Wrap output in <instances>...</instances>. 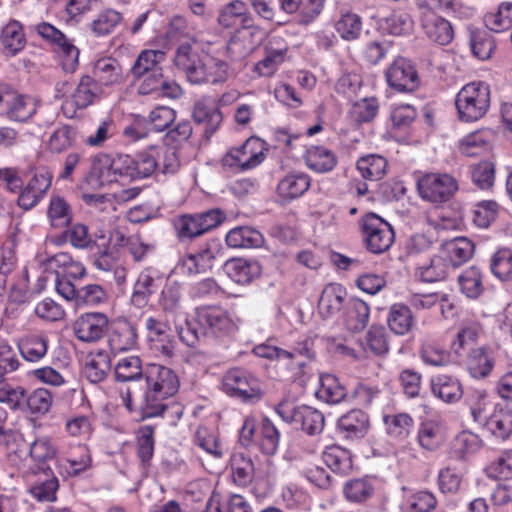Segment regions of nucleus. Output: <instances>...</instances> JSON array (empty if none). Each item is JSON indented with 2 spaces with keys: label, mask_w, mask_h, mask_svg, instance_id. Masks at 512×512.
<instances>
[{
  "label": "nucleus",
  "mask_w": 512,
  "mask_h": 512,
  "mask_svg": "<svg viewBox=\"0 0 512 512\" xmlns=\"http://www.w3.org/2000/svg\"><path fill=\"white\" fill-rule=\"evenodd\" d=\"M233 322L227 312L219 307L197 308L195 317L186 319L184 326H178L181 341L188 347H195L202 337L220 338L233 330Z\"/></svg>",
  "instance_id": "f257e3e1"
},
{
  "label": "nucleus",
  "mask_w": 512,
  "mask_h": 512,
  "mask_svg": "<svg viewBox=\"0 0 512 512\" xmlns=\"http://www.w3.org/2000/svg\"><path fill=\"white\" fill-rule=\"evenodd\" d=\"M491 102L490 86L483 81L464 85L455 97L458 118L465 123L476 122L489 110Z\"/></svg>",
  "instance_id": "f03ea898"
},
{
  "label": "nucleus",
  "mask_w": 512,
  "mask_h": 512,
  "mask_svg": "<svg viewBox=\"0 0 512 512\" xmlns=\"http://www.w3.org/2000/svg\"><path fill=\"white\" fill-rule=\"evenodd\" d=\"M275 411L284 422L309 436L319 435L324 429L323 413L311 406H297L288 400H282L275 406Z\"/></svg>",
  "instance_id": "7ed1b4c3"
},
{
  "label": "nucleus",
  "mask_w": 512,
  "mask_h": 512,
  "mask_svg": "<svg viewBox=\"0 0 512 512\" xmlns=\"http://www.w3.org/2000/svg\"><path fill=\"white\" fill-rule=\"evenodd\" d=\"M37 34L61 57V65L65 72H74L79 64V49L61 30L48 22L35 26Z\"/></svg>",
  "instance_id": "20e7f679"
},
{
  "label": "nucleus",
  "mask_w": 512,
  "mask_h": 512,
  "mask_svg": "<svg viewBox=\"0 0 512 512\" xmlns=\"http://www.w3.org/2000/svg\"><path fill=\"white\" fill-rule=\"evenodd\" d=\"M360 227L364 245L373 254L387 251L394 242L395 233L392 226L375 213L363 216Z\"/></svg>",
  "instance_id": "39448f33"
},
{
  "label": "nucleus",
  "mask_w": 512,
  "mask_h": 512,
  "mask_svg": "<svg viewBox=\"0 0 512 512\" xmlns=\"http://www.w3.org/2000/svg\"><path fill=\"white\" fill-rule=\"evenodd\" d=\"M419 196L430 203L448 202L459 190L456 178L448 173H426L416 183Z\"/></svg>",
  "instance_id": "423d86ee"
},
{
  "label": "nucleus",
  "mask_w": 512,
  "mask_h": 512,
  "mask_svg": "<svg viewBox=\"0 0 512 512\" xmlns=\"http://www.w3.org/2000/svg\"><path fill=\"white\" fill-rule=\"evenodd\" d=\"M264 143L257 137L248 138L242 145L232 147L223 156V167L236 172L254 169L265 159Z\"/></svg>",
  "instance_id": "0eeeda50"
},
{
  "label": "nucleus",
  "mask_w": 512,
  "mask_h": 512,
  "mask_svg": "<svg viewBox=\"0 0 512 512\" xmlns=\"http://www.w3.org/2000/svg\"><path fill=\"white\" fill-rule=\"evenodd\" d=\"M388 86L401 93H411L420 86V78L414 63L405 58L397 57L385 70Z\"/></svg>",
  "instance_id": "6e6552de"
},
{
  "label": "nucleus",
  "mask_w": 512,
  "mask_h": 512,
  "mask_svg": "<svg viewBox=\"0 0 512 512\" xmlns=\"http://www.w3.org/2000/svg\"><path fill=\"white\" fill-rule=\"evenodd\" d=\"M224 96L217 100L211 96H204L194 103L192 110V119L197 125L203 126V134L206 139L219 129L223 114L220 110V102Z\"/></svg>",
  "instance_id": "1a4fd4ad"
},
{
  "label": "nucleus",
  "mask_w": 512,
  "mask_h": 512,
  "mask_svg": "<svg viewBox=\"0 0 512 512\" xmlns=\"http://www.w3.org/2000/svg\"><path fill=\"white\" fill-rule=\"evenodd\" d=\"M137 88L140 95L155 94L158 97L178 99L182 96L181 86L169 77L164 76L162 69H156L143 75Z\"/></svg>",
  "instance_id": "9d476101"
},
{
  "label": "nucleus",
  "mask_w": 512,
  "mask_h": 512,
  "mask_svg": "<svg viewBox=\"0 0 512 512\" xmlns=\"http://www.w3.org/2000/svg\"><path fill=\"white\" fill-rule=\"evenodd\" d=\"M109 318L105 313L89 312L81 314L73 324L78 340L85 343L99 341L108 331Z\"/></svg>",
  "instance_id": "9b49d317"
},
{
  "label": "nucleus",
  "mask_w": 512,
  "mask_h": 512,
  "mask_svg": "<svg viewBox=\"0 0 512 512\" xmlns=\"http://www.w3.org/2000/svg\"><path fill=\"white\" fill-rule=\"evenodd\" d=\"M138 333L134 323L126 318H119L112 322L108 336V346L113 354L134 349L137 345Z\"/></svg>",
  "instance_id": "f8f14e48"
},
{
  "label": "nucleus",
  "mask_w": 512,
  "mask_h": 512,
  "mask_svg": "<svg viewBox=\"0 0 512 512\" xmlns=\"http://www.w3.org/2000/svg\"><path fill=\"white\" fill-rule=\"evenodd\" d=\"M88 75L102 90L104 87L121 85L125 81L122 66L113 57H103L93 62Z\"/></svg>",
  "instance_id": "ddd939ff"
},
{
  "label": "nucleus",
  "mask_w": 512,
  "mask_h": 512,
  "mask_svg": "<svg viewBox=\"0 0 512 512\" xmlns=\"http://www.w3.org/2000/svg\"><path fill=\"white\" fill-rule=\"evenodd\" d=\"M370 429V419L366 412L352 409L337 421V430L345 439L357 440L366 436Z\"/></svg>",
  "instance_id": "4468645a"
},
{
  "label": "nucleus",
  "mask_w": 512,
  "mask_h": 512,
  "mask_svg": "<svg viewBox=\"0 0 512 512\" xmlns=\"http://www.w3.org/2000/svg\"><path fill=\"white\" fill-rule=\"evenodd\" d=\"M51 183L52 174L49 172L35 174L27 185L22 187L17 200L18 206L24 210L35 207L44 197Z\"/></svg>",
  "instance_id": "2eb2a0df"
},
{
  "label": "nucleus",
  "mask_w": 512,
  "mask_h": 512,
  "mask_svg": "<svg viewBox=\"0 0 512 512\" xmlns=\"http://www.w3.org/2000/svg\"><path fill=\"white\" fill-rule=\"evenodd\" d=\"M157 304L166 317H182L184 306L181 284L177 281H167L159 293Z\"/></svg>",
  "instance_id": "dca6fc26"
},
{
  "label": "nucleus",
  "mask_w": 512,
  "mask_h": 512,
  "mask_svg": "<svg viewBox=\"0 0 512 512\" xmlns=\"http://www.w3.org/2000/svg\"><path fill=\"white\" fill-rule=\"evenodd\" d=\"M118 178L119 174L113 165V158L102 154L94 158L86 181L93 188H102L117 182Z\"/></svg>",
  "instance_id": "f3484780"
},
{
  "label": "nucleus",
  "mask_w": 512,
  "mask_h": 512,
  "mask_svg": "<svg viewBox=\"0 0 512 512\" xmlns=\"http://www.w3.org/2000/svg\"><path fill=\"white\" fill-rule=\"evenodd\" d=\"M174 63L178 69L185 73L187 80L191 84L203 79L202 65L204 62L200 59L199 54L193 49L192 45H180L177 48Z\"/></svg>",
  "instance_id": "a211bd4d"
},
{
  "label": "nucleus",
  "mask_w": 512,
  "mask_h": 512,
  "mask_svg": "<svg viewBox=\"0 0 512 512\" xmlns=\"http://www.w3.org/2000/svg\"><path fill=\"white\" fill-rule=\"evenodd\" d=\"M26 43L27 40L23 25L18 20H9V22L1 29L0 45L4 56H16L25 48Z\"/></svg>",
  "instance_id": "6ab92c4d"
},
{
  "label": "nucleus",
  "mask_w": 512,
  "mask_h": 512,
  "mask_svg": "<svg viewBox=\"0 0 512 512\" xmlns=\"http://www.w3.org/2000/svg\"><path fill=\"white\" fill-rule=\"evenodd\" d=\"M224 268L228 277L233 282L241 285L250 284L261 274V266L258 262L242 258L226 261Z\"/></svg>",
  "instance_id": "aec40b11"
},
{
  "label": "nucleus",
  "mask_w": 512,
  "mask_h": 512,
  "mask_svg": "<svg viewBox=\"0 0 512 512\" xmlns=\"http://www.w3.org/2000/svg\"><path fill=\"white\" fill-rule=\"evenodd\" d=\"M346 289L337 283L326 285L321 293L318 310L322 317L329 318L345 307Z\"/></svg>",
  "instance_id": "412c9836"
},
{
  "label": "nucleus",
  "mask_w": 512,
  "mask_h": 512,
  "mask_svg": "<svg viewBox=\"0 0 512 512\" xmlns=\"http://www.w3.org/2000/svg\"><path fill=\"white\" fill-rule=\"evenodd\" d=\"M311 185L310 177L303 172H291L285 175L277 185L279 197L291 201L301 197Z\"/></svg>",
  "instance_id": "4be33fe9"
},
{
  "label": "nucleus",
  "mask_w": 512,
  "mask_h": 512,
  "mask_svg": "<svg viewBox=\"0 0 512 512\" xmlns=\"http://www.w3.org/2000/svg\"><path fill=\"white\" fill-rule=\"evenodd\" d=\"M484 426L496 439H508L512 435V409L496 405Z\"/></svg>",
  "instance_id": "5701e85b"
},
{
  "label": "nucleus",
  "mask_w": 512,
  "mask_h": 512,
  "mask_svg": "<svg viewBox=\"0 0 512 512\" xmlns=\"http://www.w3.org/2000/svg\"><path fill=\"white\" fill-rule=\"evenodd\" d=\"M493 134L490 130L474 131L459 142V151L468 157L481 156L489 152L492 148Z\"/></svg>",
  "instance_id": "b1692460"
},
{
  "label": "nucleus",
  "mask_w": 512,
  "mask_h": 512,
  "mask_svg": "<svg viewBox=\"0 0 512 512\" xmlns=\"http://www.w3.org/2000/svg\"><path fill=\"white\" fill-rule=\"evenodd\" d=\"M370 308L359 298H350L345 303L344 321L348 330L362 331L368 324Z\"/></svg>",
  "instance_id": "393cba45"
},
{
  "label": "nucleus",
  "mask_w": 512,
  "mask_h": 512,
  "mask_svg": "<svg viewBox=\"0 0 512 512\" xmlns=\"http://www.w3.org/2000/svg\"><path fill=\"white\" fill-rule=\"evenodd\" d=\"M304 160L307 167L317 173H328L337 165L335 153L323 146H311L307 149Z\"/></svg>",
  "instance_id": "a878e982"
},
{
  "label": "nucleus",
  "mask_w": 512,
  "mask_h": 512,
  "mask_svg": "<svg viewBox=\"0 0 512 512\" xmlns=\"http://www.w3.org/2000/svg\"><path fill=\"white\" fill-rule=\"evenodd\" d=\"M179 386H152L145 392V416L155 417L162 415L167 408L163 401L178 392Z\"/></svg>",
  "instance_id": "bb28decb"
},
{
  "label": "nucleus",
  "mask_w": 512,
  "mask_h": 512,
  "mask_svg": "<svg viewBox=\"0 0 512 512\" xmlns=\"http://www.w3.org/2000/svg\"><path fill=\"white\" fill-rule=\"evenodd\" d=\"M225 240L227 245L232 248H259L264 243L261 232L250 226H239L231 229Z\"/></svg>",
  "instance_id": "cd10ccee"
},
{
  "label": "nucleus",
  "mask_w": 512,
  "mask_h": 512,
  "mask_svg": "<svg viewBox=\"0 0 512 512\" xmlns=\"http://www.w3.org/2000/svg\"><path fill=\"white\" fill-rule=\"evenodd\" d=\"M495 361L486 347L472 349L467 355V367L475 380L486 378L492 371Z\"/></svg>",
  "instance_id": "c85d7f7f"
},
{
  "label": "nucleus",
  "mask_w": 512,
  "mask_h": 512,
  "mask_svg": "<svg viewBox=\"0 0 512 512\" xmlns=\"http://www.w3.org/2000/svg\"><path fill=\"white\" fill-rule=\"evenodd\" d=\"M359 394L369 395L366 386H357L351 393L346 391L345 386H317L314 391L315 397L327 404L348 402Z\"/></svg>",
  "instance_id": "c756f323"
},
{
  "label": "nucleus",
  "mask_w": 512,
  "mask_h": 512,
  "mask_svg": "<svg viewBox=\"0 0 512 512\" xmlns=\"http://www.w3.org/2000/svg\"><path fill=\"white\" fill-rule=\"evenodd\" d=\"M103 90L96 84V82L85 74L80 78V81L72 95L74 105L78 109H85L92 105L96 100L100 99Z\"/></svg>",
  "instance_id": "7c9ffc66"
},
{
  "label": "nucleus",
  "mask_w": 512,
  "mask_h": 512,
  "mask_svg": "<svg viewBox=\"0 0 512 512\" xmlns=\"http://www.w3.org/2000/svg\"><path fill=\"white\" fill-rule=\"evenodd\" d=\"M383 423L386 434L398 442L407 439L414 426L413 418L408 413L384 415Z\"/></svg>",
  "instance_id": "2f4dec72"
},
{
  "label": "nucleus",
  "mask_w": 512,
  "mask_h": 512,
  "mask_svg": "<svg viewBox=\"0 0 512 512\" xmlns=\"http://www.w3.org/2000/svg\"><path fill=\"white\" fill-rule=\"evenodd\" d=\"M156 279L151 275L150 270L142 271L134 283L130 301L136 308L147 306L150 297L156 292Z\"/></svg>",
  "instance_id": "473e14b6"
},
{
  "label": "nucleus",
  "mask_w": 512,
  "mask_h": 512,
  "mask_svg": "<svg viewBox=\"0 0 512 512\" xmlns=\"http://www.w3.org/2000/svg\"><path fill=\"white\" fill-rule=\"evenodd\" d=\"M426 36L439 45H447L454 38V30L451 23L443 17L432 16L423 23Z\"/></svg>",
  "instance_id": "72a5a7b5"
},
{
  "label": "nucleus",
  "mask_w": 512,
  "mask_h": 512,
  "mask_svg": "<svg viewBox=\"0 0 512 512\" xmlns=\"http://www.w3.org/2000/svg\"><path fill=\"white\" fill-rule=\"evenodd\" d=\"M69 242L76 249H92L96 241L89 234L88 226L82 223L70 224L58 239V244Z\"/></svg>",
  "instance_id": "f704fd0d"
},
{
  "label": "nucleus",
  "mask_w": 512,
  "mask_h": 512,
  "mask_svg": "<svg viewBox=\"0 0 512 512\" xmlns=\"http://www.w3.org/2000/svg\"><path fill=\"white\" fill-rule=\"evenodd\" d=\"M449 267H457L468 261L474 253V243L466 237L455 238L445 244Z\"/></svg>",
  "instance_id": "c9c22d12"
},
{
  "label": "nucleus",
  "mask_w": 512,
  "mask_h": 512,
  "mask_svg": "<svg viewBox=\"0 0 512 512\" xmlns=\"http://www.w3.org/2000/svg\"><path fill=\"white\" fill-rule=\"evenodd\" d=\"M387 323L392 332L405 335L413 326V315L410 308L402 303L390 307Z\"/></svg>",
  "instance_id": "e433bc0d"
},
{
  "label": "nucleus",
  "mask_w": 512,
  "mask_h": 512,
  "mask_svg": "<svg viewBox=\"0 0 512 512\" xmlns=\"http://www.w3.org/2000/svg\"><path fill=\"white\" fill-rule=\"evenodd\" d=\"M77 139V129L71 125L58 126L50 135L47 146L53 154H60L73 147Z\"/></svg>",
  "instance_id": "4c0bfd02"
},
{
  "label": "nucleus",
  "mask_w": 512,
  "mask_h": 512,
  "mask_svg": "<svg viewBox=\"0 0 512 512\" xmlns=\"http://www.w3.org/2000/svg\"><path fill=\"white\" fill-rule=\"evenodd\" d=\"M166 54L162 50H143L131 67V73L135 79L156 69H162L159 64L165 60Z\"/></svg>",
  "instance_id": "58836bf2"
},
{
  "label": "nucleus",
  "mask_w": 512,
  "mask_h": 512,
  "mask_svg": "<svg viewBox=\"0 0 512 512\" xmlns=\"http://www.w3.org/2000/svg\"><path fill=\"white\" fill-rule=\"evenodd\" d=\"M47 215L51 226L55 228L68 227L73 218L71 205L58 195L51 197Z\"/></svg>",
  "instance_id": "ea45409f"
},
{
  "label": "nucleus",
  "mask_w": 512,
  "mask_h": 512,
  "mask_svg": "<svg viewBox=\"0 0 512 512\" xmlns=\"http://www.w3.org/2000/svg\"><path fill=\"white\" fill-rule=\"evenodd\" d=\"M324 463L333 472L346 475L352 470V458L348 450L339 446L326 448L322 455Z\"/></svg>",
  "instance_id": "a19ab883"
},
{
  "label": "nucleus",
  "mask_w": 512,
  "mask_h": 512,
  "mask_svg": "<svg viewBox=\"0 0 512 512\" xmlns=\"http://www.w3.org/2000/svg\"><path fill=\"white\" fill-rule=\"evenodd\" d=\"M449 269L448 261L441 256L432 257L417 267L415 275L422 281L433 283L445 279Z\"/></svg>",
  "instance_id": "79ce46f5"
},
{
  "label": "nucleus",
  "mask_w": 512,
  "mask_h": 512,
  "mask_svg": "<svg viewBox=\"0 0 512 512\" xmlns=\"http://www.w3.org/2000/svg\"><path fill=\"white\" fill-rule=\"evenodd\" d=\"M482 333L483 328L479 322H470L462 325L451 345V349L456 357H462L465 347L476 343Z\"/></svg>",
  "instance_id": "37998d69"
},
{
  "label": "nucleus",
  "mask_w": 512,
  "mask_h": 512,
  "mask_svg": "<svg viewBox=\"0 0 512 512\" xmlns=\"http://www.w3.org/2000/svg\"><path fill=\"white\" fill-rule=\"evenodd\" d=\"M461 292L468 298L476 299L484 291L482 273L479 268L471 266L458 276Z\"/></svg>",
  "instance_id": "c03bdc74"
},
{
  "label": "nucleus",
  "mask_w": 512,
  "mask_h": 512,
  "mask_svg": "<svg viewBox=\"0 0 512 512\" xmlns=\"http://www.w3.org/2000/svg\"><path fill=\"white\" fill-rule=\"evenodd\" d=\"M387 161L380 155H367L357 161V169L364 179L377 181L386 173Z\"/></svg>",
  "instance_id": "a18cd8bd"
},
{
  "label": "nucleus",
  "mask_w": 512,
  "mask_h": 512,
  "mask_svg": "<svg viewBox=\"0 0 512 512\" xmlns=\"http://www.w3.org/2000/svg\"><path fill=\"white\" fill-rule=\"evenodd\" d=\"M59 489V481L52 473L44 471V478L39 477L30 488L31 495L39 502H53Z\"/></svg>",
  "instance_id": "49530a36"
},
{
  "label": "nucleus",
  "mask_w": 512,
  "mask_h": 512,
  "mask_svg": "<svg viewBox=\"0 0 512 512\" xmlns=\"http://www.w3.org/2000/svg\"><path fill=\"white\" fill-rule=\"evenodd\" d=\"M362 18L352 12L344 13L335 22V30L343 40L354 41L358 39L362 32Z\"/></svg>",
  "instance_id": "de8ad7c7"
},
{
  "label": "nucleus",
  "mask_w": 512,
  "mask_h": 512,
  "mask_svg": "<svg viewBox=\"0 0 512 512\" xmlns=\"http://www.w3.org/2000/svg\"><path fill=\"white\" fill-rule=\"evenodd\" d=\"M485 25L491 31L500 33L512 27V2H503L496 12L487 13L484 17Z\"/></svg>",
  "instance_id": "09e8293b"
},
{
  "label": "nucleus",
  "mask_w": 512,
  "mask_h": 512,
  "mask_svg": "<svg viewBox=\"0 0 512 512\" xmlns=\"http://www.w3.org/2000/svg\"><path fill=\"white\" fill-rule=\"evenodd\" d=\"M157 171L163 174H173L180 167V159L176 146H154Z\"/></svg>",
  "instance_id": "8fccbe9b"
},
{
  "label": "nucleus",
  "mask_w": 512,
  "mask_h": 512,
  "mask_svg": "<svg viewBox=\"0 0 512 512\" xmlns=\"http://www.w3.org/2000/svg\"><path fill=\"white\" fill-rule=\"evenodd\" d=\"M481 439L474 433L463 431L451 443L453 457L463 459L466 455L475 453L481 447Z\"/></svg>",
  "instance_id": "3c124183"
},
{
  "label": "nucleus",
  "mask_w": 512,
  "mask_h": 512,
  "mask_svg": "<svg viewBox=\"0 0 512 512\" xmlns=\"http://www.w3.org/2000/svg\"><path fill=\"white\" fill-rule=\"evenodd\" d=\"M229 65L223 60L211 58L202 65L203 79L195 81L194 84H218L223 83L228 78Z\"/></svg>",
  "instance_id": "603ef678"
},
{
  "label": "nucleus",
  "mask_w": 512,
  "mask_h": 512,
  "mask_svg": "<svg viewBox=\"0 0 512 512\" xmlns=\"http://www.w3.org/2000/svg\"><path fill=\"white\" fill-rule=\"evenodd\" d=\"M379 102L375 97H366L356 101L350 111L352 119L358 123H369L378 114Z\"/></svg>",
  "instance_id": "864d4df0"
},
{
  "label": "nucleus",
  "mask_w": 512,
  "mask_h": 512,
  "mask_svg": "<svg viewBox=\"0 0 512 512\" xmlns=\"http://www.w3.org/2000/svg\"><path fill=\"white\" fill-rule=\"evenodd\" d=\"M22 357L30 362L43 358L47 352V341L37 335L27 336L18 345Z\"/></svg>",
  "instance_id": "5fc2aeb1"
},
{
  "label": "nucleus",
  "mask_w": 512,
  "mask_h": 512,
  "mask_svg": "<svg viewBox=\"0 0 512 512\" xmlns=\"http://www.w3.org/2000/svg\"><path fill=\"white\" fill-rule=\"evenodd\" d=\"M471 51L480 60H487L491 57L496 48L492 35L487 31H476L470 38Z\"/></svg>",
  "instance_id": "6e6d98bb"
},
{
  "label": "nucleus",
  "mask_w": 512,
  "mask_h": 512,
  "mask_svg": "<svg viewBox=\"0 0 512 512\" xmlns=\"http://www.w3.org/2000/svg\"><path fill=\"white\" fill-rule=\"evenodd\" d=\"M491 272L501 281L512 279V250L508 248L498 250L491 258Z\"/></svg>",
  "instance_id": "4d7b16f0"
},
{
  "label": "nucleus",
  "mask_w": 512,
  "mask_h": 512,
  "mask_svg": "<svg viewBox=\"0 0 512 512\" xmlns=\"http://www.w3.org/2000/svg\"><path fill=\"white\" fill-rule=\"evenodd\" d=\"M174 227L180 240L193 239L204 234L196 213L179 216Z\"/></svg>",
  "instance_id": "13d9d810"
},
{
  "label": "nucleus",
  "mask_w": 512,
  "mask_h": 512,
  "mask_svg": "<svg viewBox=\"0 0 512 512\" xmlns=\"http://www.w3.org/2000/svg\"><path fill=\"white\" fill-rule=\"evenodd\" d=\"M108 295L102 286L98 284H88L79 288L76 306L77 307H95L106 303Z\"/></svg>",
  "instance_id": "bf43d9fd"
},
{
  "label": "nucleus",
  "mask_w": 512,
  "mask_h": 512,
  "mask_svg": "<svg viewBox=\"0 0 512 512\" xmlns=\"http://www.w3.org/2000/svg\"><path fill=\"white\" fill-rule=\"evenodd\" d=\"M233 479L240 486L250 483L254 477V464L242 453L234 454L231 460Z\"/></svg>",
  "instance_id": "052dcab7"
},
{
  "label": "nucleus",
  "mask_w": 512,
  "mask_h": 512,
  "mask_svg": "<svg viewBox=\"0 0 512 512\" xmlns=\"http://www.w3.org/2000/svg\"><path fill=\"white\" fill-rule=\"evenodd\" d=\"M116 379L120 382L137 381L141 379L143 372L141 360L137 356L123 358L115 367Z\"/></svg>",
  "instance_id": "680f3d73"
},
{
  "label": "nucleus",
  "mask_w": 512,
  "mask_h": 512,
  "mask_svg": "<svg viewBox=\"0 0 512 512\" xmlns=\"http://www.w3.org/2000/svg\"><path fill=\"white\" fill-rule=\"evenodd\" d=\"M7 116L15 121H26L36 112V104L32 98L19 94L11 101Z\"/></svg>",
  "instance_id": "e2e57ef3"
},
{
  "label": "nucleus",
  "mask_w": 512,
  "mask_h": 512,
  "mask_svg": "<svg viewBox=\"0 0 512 512\" xmlns=\"http://www.w3.org/2000/svg\"><path fill=\"white\" fill-rule=\"evenodd\" d=\"M157 171L154 146L134 156V180L151 176Z\"/></svg>",
  "instance_id": "0e129e2a"
},
{
  "label": "nucleus",
  "mask_w": 512,
  "mask_h": 512,
  "mask_svg": "<svg viewBox=\"0 0 512 512\" xmlns=\"http://www.w3.org/2000/svg\"><path fill=\"white\" fill-rule=\"evenodd\" d=\"M441 427L434 422H425L418 432V441L426 450H435L443 442Z\"/></svg>",
  "instance_id": "69168bd1"
},
{
  "label": "nucleus",
  "mask_w": 512,
  "mask_h": 512,
  "mask_svg": "<svg viewBox=\"0 0 512 512\" xmlns=\"http://www.w3.org/2000/svg\"><path fill=\"white\" fill-rule=\"evenodd\" d=\"M499 205L493 200L477 203L473 210V222L479 228H487L496 219Z\"/></svg>",
  "instance_id": "338daca9"
},
{
  "label": "nucleus",
  "mask_w": 512,
  "mask_h": 512,
  "mask_svg": "<svg viewBox=\"0 0 512 512\" xmlns=\"http://www.w3.org/2000/svg\"><path fill=\"white\" fill-rule=\"evenodd\" d=\"M473 183L480 189L485 190L493 186L495 180V165L490 161L479 162L471 169Z\"/></svg>",
  "instance_id": "774afa93"
}]
</instances>
